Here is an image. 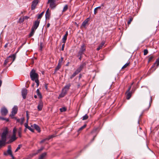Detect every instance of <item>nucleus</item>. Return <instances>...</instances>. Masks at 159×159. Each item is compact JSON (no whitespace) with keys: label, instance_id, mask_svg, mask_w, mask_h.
<instances>
[{"label":"nucleus","instance_id":"obj_55","mask_svg":"<svg viewBox=\"0 0 159 159\" xmlns=\"http://www.w3.org/2000/svg\"><path fill=\"white\" fill-rule=\"evenodd\" d=\"M45 89L47 90V84H45Z\"/></svg>","mask_w":159,"mask_h":159},{"label":"nucleus","instance_id":"obj_18","mask_svg":"<svg viewBox=\"0 0 159 159\" xmlns=\"http://www.w3.org/2000/svg\"><path fill=\"white\" fill-rule=\"evenodd\" d=\"M89 21L88 18L86 19L82 23L81 25V27H85L88 24Z\"/></svg>","mask_w":159,"mask_h":159},{"label":"nucleus","instance_id":"obj_43","mask_svg":"<svg viewBox=\"0 0 159 159\" xmlns=\"http://www.w3.org/2000/svg\"><path fill=\"white\" fill-rule=\"evenodd\" d=\"M153 56H151L150 57H149V60H148V62L150 61H151V60L153 59Z\"/></svg>","mask_w":159,"mask_h":159},{"label":"nucleus","instance_id":"obj_42","mask_svg":"<svg viewBox=\"0 0 159 159\" xmlns=\"http://www.w3.org/2000/svg\"><path fill=\"white\" fill-rule=\"evenodd\" d=\"M97 10L98 9H97L96 8L94 9V15H96L97 13Z\"/></svg>","mask_w":159,"mask_h":159},{"label":"nucleus","instance_id":"obj_44","mask_svg":"<svg viewBox=\"0 0 159 159\" xmlns=\"http://www.w3.org/2000/svg\"><path fill=\"white\" fill-rule=\"evenodd\" d=\"M28 129L32 132H34V129L31 128L30 127H28Z\"/></svg>","mask_w":159,"mask_h":159},{"label":"nucleus","instance_id":"obj_41","mask_svg":"<svg viewBox=\"0 0 159 159\" xmlns=\"http://www.w3.org/2000/svg\"><path fill=\"white\" fill-rule=\"evenodd\" d=\"M132 20H133L132 18H131L129 20L128 22V25H129L130 24V23H131V22L132 21Z\"/></svg>","mask_w":159,"mask_h":159},{"label":"nucleus","instance_id":"obj_47","mask_svg":"<svg viewBox=\"0 0 159 159\" xmlns=\"http://www.w3.org/2000/svg\"><path fill=\"white\" fill-rule=\"evenodd\" d=\"M64 47H65V43H64L63 44H62V47H61V50H62V51L64 50Z\"/></svg>","mask_w":159,"mask_h":159},{"label":"nucleus","instance_id":"obj_38","mask_svg":"<svg viewBox=\"0 0 159 159\" xmlns=\"http://www.w3.org/2000/svg\"><path fill=\"white\" fill-rule=\"evenodd\" d=\"M86 126V125H84L83 126H82V127H80L78 130V131H81V130H82L83 129H84V128Z\"/></svg>","mask_w":159,"mask_h":159},{"label":"nucleus","instance_id":"obj_51","mask_svg":"<svg viewBox=\"0 0 159 159\" xmlns=\"http://www.w3.org/2000/svg\"><path fill=\"white\" fill-rule=\"evenodd\" d=\"M133 83L131 84V85L129 87V88H128L127 91L129 92L130 90V89L131 88V85H132Z\"/></svg>","mask_w":159,"mask_h":159},{"label":"nucleus","instance_id":"obj_13","mask_svg":"<svg viewBox=\"0 0 159 159\" xmlns=\"http://www.w3.org/2000/svg\"><path fill=\"white\" fill-rule=\"evenodd\" d=\"M27 94V90L25 89H23L22 91V95L24 99H25Z\"/></svg>","mask_w":159,"mask_h":159},{"label":"nucleus","instance_id":"obj_53","mask_svg":"<svg viewBox=\"0 0 159 159\" xmlns=\"http://www.w3.org/2000/svg\"><path fill=\"white\" fill-rule=\"evenodd\" d=\"M61 61L59 60V61H60V62H61H61L63 60V58L62 57H61Z\"/></svg>","mask_w":159,"mask_h":159},{"label":"nucleus","instance_id":"obj_28","mask_svg":"<svg viewBox=\"0 0 159 159\" xmlns=\"http://www.w3.org/2000/svg\"><path fill=\"white\" fill-rule=\"evenodd\" d=\"M46 154L47 153L46 152L42 153L39 157V159H43L46 156Z\"/></svg>","mask_w":159,"mask_h":159},{"label":"nucleus","instance_id":"obj_1","mask_svg":"<svg viewBox=\"0 0 159 159\" xmlns=\"http://www.w3.org/2000/svg\"><path fill=\"white\" fill-rule=\"evenodd\" d=\"M30 77L32 80H35L37 84V86L38 87L39 85V80H38V75L35 73V70H32L30 72Z\"/></svg>","mask_w":159,"mask_h":159},{"label":"nucleus","instance_id":"obj_9","mask_svg":"<svg viewBox=\"0 0 159 159\" xmlns=\"http://www.w3.org/2000/svg\"><path fill=\"white\" fill-rule=\"evenodd\" d=\"M39 2L38 0H34L32 2L31 9L32 10H34Z\"/></svg>","mask_w":159,"mask_h":159},{"label":"nucleus","instance_id":"obj_61","mask_svg":"<svg viewBox=\"0 0 159 159\" xmlns=\"http://www.w3.org/2000/svg\"><path fill=\"white\" fill-rule=\"evenodd\" d=\"M95 136H94V137H93V140L95 138Z\"/></svg>","mask_w":159,"mask_h":159},{"label":"nucleus","instance_id":"obj_45","mask_svg":"<svg viewBox=\"0 0 159 159\" xmlns=\"http://www.w3.org/2000/svg\"><path fill=\"white\" fill-rule=\"evenodd\" d=\"M24 19H23V18H20L19 19V21L21 23V22H22L24 21Z\"/></svg>","mask_w":159,"mask_h":159},{"label":"nucleus","instance_id":"obj_37","mask_svg":"<svg viewBox=\"0 0 159 159\" xmlns=\"http://www.w3.org/2000/svg\"><path fill=\"white\" fill-rule=\"evenodd\" d=\"M129 64V62L125 64L122 68V69H124L126 68L127 66H128Z\"/></svg>","mask_w":159,"mask_h":159},{"label":"nucleus","instance_id":"obj_24","mask_svg":"<svg viewBox=\"0 0 159 159\" xmlns=\"http://www.w3.org/2000/svg\"><path fill=\"white\" fill-rule=\"evenodd\" d=\"M126 94L127 99H129L131 97V93L127 91L126 92Z\"/></svg>","mask_w":159,"mask_h":159},{"label":"nucleus","instance_id":"obj_34","mask_svg":"<svg viewBox=\"0 0 159 159\" xmlns=\"http://www.w3.org/2000/svg\"><path fill=\"white\" fill-rule=\"evenodd\" d=\"M5 120L7 121H9V120L8 119H6L5 118L3 117H2L0 116V120Z\"/></svg>","mask_w":159,"mask_h":159},{"label":"nucleus","instance_id":"obj_10","mask_svg":"<svg viewBox=\"0 0 159 159\" xmlns=\"http://www.w3.org/2000/svg\"><path fill=\"white\" fill-rule=\"evenodd\" d=\"M13 57V61H14L15 59V57L14 56H13L12 57L10 56L9 57H8L7 58L5 61L4 62V66H6L7 63H8L10 60H11L12 59V58Z\"/></svg>","mask_w":159,"mask_h":159},{"label":"nucleus","instance_id":"obj_31","mask_svg":"<svg viewBox=\"0 0 159 159\" xmlns=\"http://www.w3.org/2000/svg\"><path fill=\"white\" fill-rule=\"evenodd\" d=\"M68 8V6L67 5H65V6L64 7L63 10L62 12H65L66 11Z\"/></svg>","mask_w":159,"mask_h":159},{"label":"nucleus","instance_id":"obj_4","mask_svg":"<svg viewBox=\"0 0 159 159\" xmlns=\"http://www.w3.org/2000/svg\"><path fill=\"white\" fill-rule=\"evenodd\" d=\"M17 131V129L16 127H14L13 130V135L11 138V139L8 142V143H11L15 141L17 139L16 136V134Z\"/></svg>","mask_w":159,"mask_h":159},{"label":"nucleus","instance_id":"obj_27","mask_svg":"<svg viewBox=\"0 0 159 159\" xmlns=\"http://www.w3.org/2000/svg\"><path fill=\"white\" fill-rule=\"evenodd\" d=\"M61 62H60L59 61V63H58L57 66L56 67V68L55 69V71H56L57 70H58L60 69V68H61Z\"/></svg>","mask_w":159,"mask_h":159},{"label":"nucleus","instance_id":"obj_54","mask_svg":"<svg viewBox=\"0 0 159 159\" xmlns=\"http://www.w3.org/2000/svg\"><path fill=\"white\" fill-rule=\"evenodd\" d=\"M101 6H99V7H97L96 8L97 9H100L101 8Z\"/></svg>","mask_w":159,"mask_h":159},{"label":"nucleus","instance_id":"obj_48","mask_svg":"<svg viewBox=\"0 0 159 159\" xmlns=\"http://www.w3.org/2000/svg\"><path fill=\"white\" fill-rule=\"evenodd\" d=\"M150 102H149L148 103V106L147 107V108L148 109L149 108V107H150Z\"/></svg>","mask_w":159,"mask_h":159},{"label":"nucleus","instance_id":"obj_35","mask_svg":"<svg viewBox=\"0 0 159 159\" xmlns=\"http://www.w3.org/2000/svg\"><path fill=\"white\" fill-rule=\"evenodd\" d=\"M60 110L61 112H63L66 111V108L65 107H63L62 108H60Z\"/></svg>","mask_w":159,"mask_h":159},{"label":"nucleus","instance_id":"obj_29","mask_svg":"<svg viewBox=\"0 0 159 159\" xmlns=\"http://www.w3.org/2000/svg\"><path fill=\"white\" fill-rule=\"evenodd\" d=\"M21 128H19L18 130V133L19 136L20 137L21 136Z\"/></svg>","mask_w":159,"mask_h":159},{"label":"nucleus","instance_id":"obj_14","mask_svg":"<svg viewBox=\"0 0 159 159\" xmlns=\"http://www.w3.org/2000/svg\"><path fill=\"white\" fill-rule=\"evenodd\" d=\"M43 106V103L41 101H40L38 104V109L39 111H41L42 110Z\"/></svg>","mask_w":159,"mask_h":159},{"label":"nucleus","instance_id":"obj_58","mask_svg":"<svg viewBox=\"0 0 159 159\" xmlns=\"http://www.w3.org/2000/svg\"><path fill=\"white\" fill-rule=\"evenodd\" d=\"M2 83V81L1 80H0V87L1 86V84Z\"/></svg>","mask_w":159,"mask_h":159},{"label":"nucleus","instance_id":"obj_16","mask_svg":"<svg viewBox=\"0 0 159 159\" xmlns=\"http://www.w3.org/2000/svg\"><path fill=\"white\" fill-rule=\"evenodd\" d=\"M50 14V13L49 11V9L48 8L45 14V17L46 19H49Z\"/></svg>","mask_w":159,"mask_h":159},{"label":"nucleus","instance_id":"obj_19","mask_svg":"<svg viewBox=\"0 0 159 159\" xmlns=\"http://www.w3.org/2000/svg\"><path fill=\"white\" fill-rule=\"evenodd\" d=\"M26 117H27V121H26V123H25V126L26 128L28 129V127H29V126H28V120L29 119V115L28 114V111H26Z\"/></svg>","mask_w":159,"mask_h":159},{"label":"nucleus","instance_id":"obj_36","mask_svg":"<svg viewBox=\"0 0 159 159\" xmlns=\"http://www.w3.org/2000/svg\"><path fill=\"white\" fill-rule=\"evenodd\" d=\"M88 118V116L87 114L85 115L83 117L82 120H85L87 119Z\"/></svg>","mask_w":159,"mask_h":159},{"label":"nucleus","instance_id":"obj_56","mask_svg":"<svg viewBox=\"0 0 159 159\" xmlns=\"http://www.w3.org/2000/svg\"><path fill=\"white\" fill-rule=\"evenodd\" d=\"M8 45V43H6L4 46L5 48H7Z\"/></svg>","mask_w":159,"mask_h":159},{"label":"nucleus","instance_id":"obj_26","mask_svg":"<svg viewBox=\"0 0 159 159\" xmlns=\"http://www.w3.org/2000/svg\"><path fill=\"white\" fill-rule=\"evenodd\" d=\"M36 93L38 95V96L40 98H42V96L41 95V93H40L39 90V89H38L36 91Z\"/></svg>","mask_w":159,"mask_h":159},{"label":"nucleus","instance_id":"obj_5","mask_svg":"<svg viewBox=\"0 0 159 159\" xmlns=\"http://www.w3.org/2000/svg\"><path fill=\"white\" fill-rule=\"evenodd\" d=\"M55 2V0H48L47 3L49 4L50 8L54 9L57 5Z\"/></svg>","mask_w":159,"mask_h":159},{"label":"nucleus","instance_id":"obj_2","mask_svg":"<svg viewBox=\"0 0 159 159\" xmlns=\"http://www.w3.org/2000/svg\"><path fill=\"white\" fill-rule=\"evenodd\" d=\"M8 131L4 130L1 135V140H0V147L4 146L6 143L7 139V135L8 133Z\"/></svg>","mask_w":159,"mask_h":159},{"label":"nucleus","instance_id":"obj_23","mask_svg":"<svg viewBox=\"0 0 159 159\" xmlns=\"http://www.w3.org/2000/svg\"><path fill=\"white\" fill-rule=\"evenodd\" d=\"M66 93H67L64 91H63V90H62V92L59 95L58 98L64 97L66 95Z\"/></svg>","mask_w":159,"mask_h":159},{"label":"nucleus","instance_id":"obj_30","mask_svg":"<svg viewBox=\"0 0 159 159\" xmlns=\"http://www.w3.org/2000/svg\"><path fill=\"white\" fill-rule=\"evenodd\" d=\"M78 73L76 71H75L74 73L70 77V78L71 79H72L73 77H74L76 75L78 74Z\"/></svg>","mask_w":159,"mask_h":159},{"label":"nucleus","instance_id":"obj_15","mask_svg":"<svg viewBox=\"0 0 159 159\" xmlns=\"http://www.w3.org/2000/svg\"><path fill=\"white\" fill-rule=\"evenodd\" d=\"M85 64L84 63L81 64L78 68L76 70V71L78 73L80 72L82 69L83 68Z\"/></svg>","mask_w":159,"mask_h":159},{"label":"nucleus","instance_id":"obj_60","mask_svg":"<svg viewBox=\"0 0 159 159\" xmlns=\"http://www.w3.org/2000/svg\"><path fill=\"white\" fill-rule=\"evenodd\" d=\"M34 97L35 98H37V96H36V95H34Z\"/></svg>","mask_w":159,"mask_h":159},{"label":"nucleus","instance_id":"obj_11","mask_svg":"<svg viewBox=\"0 0 159 159\" xmlns=\"http://www.w3.org/2000/svg\"><path fill=\"white\" fill-rule=\"evenodd\" d=\"M85 50V45L84 44H83L81 45L80 51L79 52V54L80 55H82L83 53V52Z\"/></svg>","mask_w":159,"mask_h":159},{"label":"nucleus","instance_id":"obj_39","mask_svg":"<svg viewBox=\"0 0 159 159\" xmlns=\"http://www.w3.org/2000/svg\"><path fill=\"white\" fill-rule=\"evenodd\" d=\"M21 146V145H19L18 147H17V148L16 149V150L15 151V152H17L19 149H20Z\"/></svg>","mask_w":159,"mask_h":159},{"label":"nucleus","instance_id":"obj_7","mask_svg":"<svg viewBox=\"0 0 159 159\" xmlns=\"http://www.w3.org/2000/svg\"><path fill=\"white\" fill-rule=\"evenodd\" d=\"M8 154L11 155L12 158L14 159V157L12 154L11 148L10 146H8V150L7 151V152H4V155L5 156H7Z\"/></svg>","mask_w":159,"mask_h":159},{"label":"nucleus","instance_id":"obj_52","mask_svg":"<svg viewBox=\"0 0 159 159\" xmlns=\"http://www.w3.org/2000/svg\"><path fill=\"white\" fill-rule=\"evenodd\" d=\"M40 50H41L42 49V43H41L40 44Z\"/></svg>","mask_w":159,"mask_h":159},{"label":"nucleus","instance_id":"obj_3","mask_svg":"<svg viewBox=\"0 0 159 159\" xmlns=\"http://www.w3.org/2000/svg\"><path fill=\"white\" fill-rule=\"evenodd\" d=\"M40 23V20H36L34 23L33 25L31 28V31L29 35L30 37L32 36L34 32L39 26Z\"/></svg>","mask_w":159,"mask_h":159},{"label":"nucleus","instance_id":"obj_46","mask_svg":"<svg viewBox=\"0 0 159 159\" xmlns=\"http://www.w3.org/2000/svg\"><path fill=\"white\" fill-rule=\"evenodd\" d=\"M82 55H80V54H79V53H78V57H79V59L80 60H81V58H82Z\"/></svg>","mask_w":159,"mask_h":159},{"label":"nucleus","instance_id":"obj_17","mask_svg":"<svg viewBox=\"0 0 159 159\" xmlns=\"http://www.w3.org/2000/svg\"><path fill=\"white\" fill-rule=\"evenodd\" d=\"M70 86V84H69L66 85L64 88L62 90L64 91L66 93L67 92V91L69 89V88Z\"/></svg>","mask_w":159,"mask_h":159},{"label":"nucleus","instance_id":"obj_32","mask_svg":"<svg viewBox=\"0 0 159 159\" xmlns=\"http://www.w3.org/2000/svg\"><path fill=\"white\" fill-rule=\"evenodd\" d=\"M157 65V66H158L159 65V59H158L156 61V62L154 64V65L152 66V68L154 66V65L155 64Z\"/></svg>","mask_w":159,"mask_h":159},{"label":"nucleus","instance_id":"obj_50","mask_svg":"<svg viewBox=\"0 0 159 159\" xmlns=\"http://www.w3.org/2000/svg\"><path fill=\"white\" fill-rule=\"evenodd\" d=\"M24 20L25 19H27L29 18V17L27 16H25L23 18Z\"/></svg>","mask_w":159,"mask_h":159},{"label":"nucleus","instance_id":"obj_21","mask_svg":"<svg viewBox=\"0 0 159 159\" xmlns=\"http://www.w3.org/2000/svg\"><path fill=\"white\" fill-rule=\"evenodd\" d=\"M105 43V42H104L102 41L101 43V44L99 45L98 47L97 48V50L98 51L99 50L101 49L103 47V46H104Z\"/></svg>","mask_w":159,"mask_h":159},{"label":"nucleus","instance_id":"obj_8","mask_svg":"<svg viewBox=\"0 0 159 159\" xmlns=\"http://www.w3.org/2000/svg\"><path fill=\"white\" fill-rule=\"evenodd\" d=\"M1 113L2 116H6L8 112L7 109L5 107L2 108L1 109Z\"/></svg>","mask_w":159,"mask_h":159},{"label":"nucleus","instance_id":"obj_49","mask_svg":"<svg viewBox=\"0 0 159 159\" xmlns=\"http://www.w3.org/2000/svg\"><path fill=\"white\" fill-rule=\"evenodd\" d=\"M44 149V148L43 147H42L40 149H39L38 150V152H39L40 151H42L43 149Z\"/></svg>","mask_w":159,"mask_h":159},{"label":"nucleus","instance_id":"obj_25","mask_svg":"<svg viewBox=\"0 0 159 159\" xmlns=\"http://www.w3.org/2000/svg\"><path fill=\"white\" fill-rule=\"evenodd\" d=\"M54 137V135H51L49 136V138L48 139H43V140H42V141H41L40 142V143H43L45 141V140H46V139H48V140L50 139L51 138H53V137Z\"/></svg>","mask_w":159,"mask_h":159},{"label":"nucleus","instance_id":"obj_12","mask_svg":"<svg viewBox=\"0 0 159 159\" xmlns=\"http://www.w3.org/2000/svg\"><path fill=\"white\" fill-rule=\"evenodd\" d=\"M18 122L20 123L21 125H22L24 123L25 119L24 117H22L20 119H17L16 117H14Z\"/></svg>","mask_w":159,"mask_h":159},{"label":"nucleus","instance_id":"obj_33","mask_svg":"<svg viewBox=\"0 0 159 159\" xmlns=\"http://www.w3.org/2000/svg\"><path fill=\"white\" fill-rule=\"evenodd\" d=\"M44 13V11H43L38 16V19H40L42 17Z\"/></svg>","mask_w":159,"mask_h":159},{"label":"nucleus","instance_id":"obj_59","mask_svg":"<svg viewBox=\"0 0 159 159\" xmlns=\"http://www.w3.org/2000/svg\"><path fill=\"white\" fill-rule=\"evenodd\" d=\"M34 84H35L34 83H33L32 85V87H34Z\"/></svg>","mask_w":159,"mask_h":159},{"label":"nucleus","instance_id":"obj_57","mask_svg":"<svg viewBox=\"0 0 159 159\" xmlns=\"http://www.w3.org/2000/svg\"><path fill=\"white\" fill-rule=\"evenodd\" d=\"M50 24L49 23H48L47 24V27H49V26H50Z\"/></svg>","mask_w":159,"mask_h":159},{"label":"nucleus","instance_id":"obj_22","mask_svg":"<svg viewBox=\"0 0 159 159\" xmlns=\"http://www.w3.org/2000/svg\"><path fill=\"white\" fill-rule=\"evenodd\" d=\"M32 126H34V128L39 132H40V129L39 127L36 124H34Z\"/></svg>","mask_w":159,"mask_h":159},{"label":"nucleus","instance_id":"obj_6","mask_svg":"<svg viewBox=\"0 0 159 159\" xmlns=\"http://www.w3.org/2000/svg\"><path fill=\"white\" fill-rule=\"evenodd\" d=\"M18 111V107L16 106H15L12 109L11 111V113L10 115V116L12 118H14V116L17 113Z\"/></svg>","mask_w":159,"mask_h":159},{"label":"nucleus","instance_id":"obj_40","mask_svg":"<svg viewBox=\"0 0 159 159\" xmlns=\"http://www.w3.org/2000/svg\"><path fill=\"white\" fill-rule=\"evenodd\" d=\"M148 51L147 49H144L143 51V54L144 55H146L148 53Z\"/></svg>","mask_w":159,"mask_h":159},{"label":"nucleus","instance_id":"obj_20","mask_svg":"<svg viewBox=\"0 0 159 159\" xmlns=\"http://www.w3.org/2000/svg\"><path fill=\"white\" fill-rule=\"evenodd\" d=\"M68 35V31H67L66 32V33L65 34V35L64 36V37H63V38H62L63 43H65L66 40V39H67V37Z\"/></svg>","mask_w":159,"mask_h":159}]
</instances>
